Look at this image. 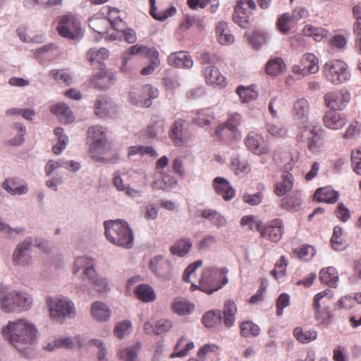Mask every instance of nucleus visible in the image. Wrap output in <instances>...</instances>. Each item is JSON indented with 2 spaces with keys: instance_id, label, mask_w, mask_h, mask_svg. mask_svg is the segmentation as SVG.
Returning a JSON list of instances; mask_svg holds the SVG:
<instances>
[{
  "instance_id": "nucleus-59",
  "label": "nucleus",
  "mask_w": 361,
  "mask_h": 361,
  "mask_svg": "<svg viewBox=\"0 0 361 361\" xmlns=\"http://www.w3.org/2000/svg\"><path fill=\"white\" fill-rule=\"evenodd\" d=\"M131 327L130 321L124 320L118 322L114 328V335L118 338H123L126 334H128Z\"/></svg>"
},
{
  "instance_id": "nucleus-25",
  "label": "nucleus",
  "mask_w": 361,
  "mask_h": 361,
  "mask_svg": "<svg viewBox=\"0 0 361 361\" xmlns=\"http://www.w3.org/2000/svg\"><path fill=\"white\" fill-rule=\"evenodd\" d=\"M168 63L170 66L177 68H191L193 61L191 56L185 51H177L171 54L168 57Z\"/></svg>"
},
{
  "instance_id": "nucleus-14",
  "label": "nucleus",
  "mask_w": 361,
  "mask_h": 361,
  "mask_svg": "<svg viewBox=\"0 0 361 361\" xmlns=\"http://www.w3.org/2000/svg\"><path fill=\"white\" fill-rule=\"evenodd\" d=\"M32 244V238L27 237L17 245L12 255V262L15 266L27 267L31 264L29 252Z\"/></svg>"
},
{
  "instance_id": "nucleus-23",
  "label": "nucleus",
  "mask_w": 361,
  "mask_h": 361,
  "mask_svg": "<svg viewBox=\"0 0 361 361\" xmlns=\"http://www.w3.org/2000/svg\"><path fill=\"white\" fill-rule=\"evenodd\" d=\"M114 81L115 75L113 73L101 70L90 79V85L98 89L106 90L113 85Z\"/></svg>"
},
{
  "instance_id": "nucleus-5",
  "label": "nucleus",
  "mask_w": 361,
  "mask_h": 361,
  "mask_svg": "<svg viewBox=\"0 0 361 361\" xmlns=\"http://www.w3.org/2000/svg\"><path fill=\"white\" fill-rule=\"evenodd\" d=\"M46 304L50 317L55 322L63 324L67 319H73L76 314L74 303L66 297H49Z\"/></svg>"
},
{
  "instance_id": "nucleus-10",
  "label": "nucleus",
  "mask_w": 361,
  "mask_h": 361,
  "mask_svg": "<svg viewBox=\"0 0 361 361\" xmlns=\"http://www.w3.org/2000/svg\"><path fill=\"white\" fill-rule=\"evenodd\" d=\"M324 130L314 126H306L302 128L298 135V140L307 143L308 150L312 153L319 151L322 145Z\"/></svg>"
},
{
  "instance_id": "nucleus-20",
  "label": "nucleus",
  "mask_w": 361,
  "mask_h": 361,
  "mask_svg": "<svg viewBox=\"0 0 361 361\" xmlns=\"http://www.w3.org/2000/svg\"><path fill=\"white\" fill-rule=\"evenodd\" d=\"M322 121L326 128L334 130L342 128L347 123L345 114L330 109L325 113Z\"/></svg>"
},
{
  "instance_id": "nucleus-21",
  "label": "nucleus",
  "mask_w": 361,
  "mask_h": 361,
  "mask_svg": "<svg viewBox=\"0 0 361 361\" xmlns=\"http://www.w3.org/2000/svg\"><path fill=\"white\" fill-rule=\"evenodd\" d=\"M212 185L216 193L225 201L231 200L235 195V190L229 181L222 177H216L213 180Z\"/></svg>"
},
{
  "instance_id": "nucleus-33",
  "label": "nucleus",
  "mask_w": 361,
  "mask_h": 361,
  "mask_svg": "<svg viewBox=\"0 0 361 361\" xmlns=\"http://www.w3.org/2000/svg\"><path fill=\"white\" fill-rule=\"evenodd\" d=\"M133 292L137 299L145 302H152L156 298L154 289L148 284L137 285Z\"/></svg>"
},
{
  "instance_id": "nucleus-1",
  "label": "nucleus",
  "mask_w": 361,
  "mask_h": 361,
  "mask_svg": "<svg viewBox=\"0 0 361 361\" xmlns=\"http://www.w3.org/2000/svg\"><path fill=\"white\" fill-rule=\"evenodd\" d=\"M2 334L18 350L23 351L32 344L36 338L37 329L27 320L19 319L17 322H9Z\"/></svg>"
},
{
  "instance_id": "nucleus-55",
  "label": "nucleus",
  "mask_w": 361,
  "mask_h": 361,
  "mask_svg": "<svg viewBox=\"0 0 361 361\" xmlns=\"http://www.w3.org/2000/svg\"><path fill=\"white\" fill-rule=\"evenodd\" d=\"M49 74L61 84L69 85L72 81L71 75L67 70H51Z\"/></svg>"
},
{
  "instance_id": "nucleus-34",
  "label": "nucleus",
  "mask_w": 361,
  "mask_h": 361,
  "mask_svg": "<svg viewBox=\"0 0 361 361\" xmlns=\"http://www.w3.org/2000/svg\"><path fill=\"white\" fill-rule=\"evenodd\" d=\"M310 113V104L306 99H298L293 104V114L296 120H306Z\"/></svg>"
},
{
  "instance_id": "nucleus-18",
  "label": "nucleus",
  "mask_w": 361,
  "mask_h": 361,
  "mask_svg": "<svg viewBox=\"0 0 361 361\" xmlns=\"http://www.w3.org/2000/svg\"><path fill=\"white\" fill-rule=\"evenodd\" d=\"M184 124L185 121L179 119L171 126L169 137L176 147H183L190 140V135L183 130Z\"/></svg>"
},
{
  "instance_id": "nucleus-61",
  "label": "nucleus",
  "mask_w": 361,
  "mask_h": 361,
  "mask_svg": "<svg viewBox=\"0 0 361 361\" xmlns=\"http://www.w3.org/2000/svg\"><path fill=\"white\" fill-rule=\"evenodd\" d=\"M267 40L268 37L266 34L261 32H254L250 37V42L254 48L258 49L266 44Z\"/></svg>"
},
{
  "instance_id": "nucleus-54",
  "label": "nucleus",
  "mask_w": 361,
  "mask_h": 361,
  "mask_svg": "<svg viewBox=\"0 0 361 361\" xmlns=\"http://www.w3.org/2000/svg\"><path fill=\"white\" fill-rule=\"evenodd\" d=\"M141 348L137 343L133 346L125 348L119 351V357L124 361H137V352Z\"/></svg>"
},
{
  "instance_id": "nucleus-47",
  "label": "nucleus",
  "mask_w": 361,
  "mask_h": 361,
  "mask_svg": "<svg viewBox=\"0 0 361 361\" xmlns=\"http://www.w3.org/2000/svg\"><path fill=\"white\" fill-rule=\"evenodd\" d=\"M214 118V116L212 111L210 109H204L197 112L192 123L198 126H204L209 125Z\"/></svg>"
},
{
  "instance_id": "nucleus-30",
  "label": "nucleus",
  "mask_w": 361,
  "mask_h": 361,
  "mask_svg": "<svg viewBox=\"0 0 361 361\" xmlns=\"http://www.w3.org/2000/svg\"><path fill=\"white\" fill-rule=\"evenodd\" d=\"M91 312L92 317L99 322H106L111 316V310L108 305L101 301L92 303Z\"/></svg>"
},
{
  "instance_id": "nucleus-4",
  "label": "nucleus",
  "mask_w": 361,
  "mask_h": 361,
  "mask_svg": "<svg viewBox=\"0 0 361 361\" xmlns=\"http://www.w3.org/2000/svg\"><path fill=\"white\" fill-rule=\"evenodd\" d=\"M32 303V299L27 293L3 288L0 290V305L4 312L27 310L30 308Z\"/></svg>"
},
{
  "instance_id": "nucleus-8",
  "label": "nucleus",
  "mask_w": 361,
  "mask_h": 361,
  "mask_svg": "<svg viewBox=\"0 0 361 361\" xmlns=\"http://www.w3.org/2000/svg\"><path fill=\"white\" fill-rule=\"evenodd\" d=\"M255 228L259 233L261 238L274 243L279 242L284 233L283 223L280 219H272L265 224L261 221H257Z\"/></svg>"
},
{
  "instance_id": "nucleus-48",
  "label": "nucleus",
  "mask_w": 361,
  "mask_h": 361,
  "mask_svg": "<svg viewBox=\"0 0 361 361\" xmlns=\"http://www.w3.org/2000/svg\"><path fill=\"white\" fill-rule=\"evenodd\" d=\"M303 35L312 37L315 41L320 42L327 37L328 32L322 27H316L311 25H306L302 30Z\"/></svg>"
},
{
  "instance_id": "nucleus-40",
  "label": "nucleus",
  "mask_w": 361,
  "mask_h": 361,
  "mask_svg": "<svg viewBox=\"0 0 361 361\" xmlns=\"http://www.w3.org/2000/svg\"><path fill=\"white\" fill-rule=\"evenodd\" d=\"M92 284L95 291L99 294L107 293L110 289V285L106 278L97 274L96 271L92 274V276L87 278Z\"/></svg>"
},
{
  "instance_id": "nucleus-32",
  "label": "nucleus",
  "mask_w": 361,
  "mask_h": 361,
  "mask_svg": "<svg viewBox=\"0 0 361 361\" xmlns=\"http://www.w3.org/2000/svg\"><path fill=\"white\" fill-rule=\"evenodd\" d=\"M317 202L334 204L338 200V192L329 187L318 188L314 193Z\"/></svg>"
},
{
  "instance_id": "nucleus-43",
  "label": "nucleus",
  "mask_w": 361,
  "mask_h": 361,
  "mask_svg": "<svg viewBox=\"0 0 361 361\" xmlns=\"http://www.w3.org/2000/svg\"><path fill=\"white\" fill-rule=\"evenodd\" d=\"M195 347L192 341H188L185 337H181L174 348V353L171 357H183L188 355L190 350Z\"/></svg>"
},
{
  "instance_id": "nucleus-50",
  "label": "nucleus",
  "mask_w": 361,
  "mask_h": 361,
  "mask_svg": "<svg viewBox=\"0 0 361 361\" xmlns=\"http://www.w3.org/2000/svg\"><path fill=\"white\" fill-rule=\"evenodd\" d=\"M314 317L318 325L324 327H329L334 319V315L329 307H323L322 310L316 311Z\"/></svg>"
},
{
  "instance_id": "nucleus-38",
  "label": "nucleus",
  "mask_w": 361,
  "mask_h": 361,
  "mask_svg": "<svg viewBox=\"0 0 361 361\" xmlns=\"http://www.w3.org/2000/svg\"><path fill=\"white\" fill-rule=\"evenodd\" d=\"M294 337L301 343H309L317 338V332L314 329H306L302 327H295L293 330Z\"/></svg>"
},
{
  "instance_id": "nucleus-41",
  "label": "nucleus",
  "mask_w": 361,
  "mask_h": 361,
  "mask_svg": "<svg viewBox=\"0 0 361 361\" xmlns=\"http://www.w3.org/2000/svg\"><path fill=\"white\" fill-rule=\"evenodd\" d=\"M316 250L314 246L310 245H303L302 247H296L293 250V257L304 262L310 261L316 255Z\"/></svg>"
},
{
  "instance_id": "nucleus-56",
  "label": "nucleus",
  "mask_w": 361,
  "mask_h": 361,
  "mask_svg": "<svg viewBox=\"0 0 361 361\" xmlns=\"http://www.w3.org/2000/svg\"><path fill=\"white\" fill-rule=\"evenodd\" d=\"M234 133L225 123H223L215 129L214 135L217 140L226 142L230 140Z\"/></svg>"
},
{
  "instance_id": "nucleus-36",
  "label": "nucleus",
  "mask_w": 361,
  "mask_h": 361,
  "mask_svg": "<svg viewBox=\"0 0 361 361\" xmlns=\"http://www.w3.org/2000/svg\"><path fill=\"white\" fill-rule=\"evenodd\" d=\"M300 64L308 75L316 73L319 71V61L313 54H305L300 60Z\"/></svg>"
},
{
  "instance_id": "nucleus-19",
  "label": "nucleus",
  "mask_w": 361,
  "mask_h": 361,
  "mask_svg": "<svg viewBox=\"0 0 361 361\" xmlns=\"http://www.w3.org/2000/svg\"><path fill=\"white\" fill-rule=\"evenodd\" d=\"M1 188L13 196L25 195L29 190L27 184L18 178L5 179L1 183Z\"/></svg>"
},
{
  "instance_id": "nucleus-51",
  "label": "nucleus",
  "mask_w": 361,
  "mask_h": 361,
  "mask_svg": "<svg viewBox=\"0 0 361 361\" xmlns=\"http://www.w3.org/2000/svg\"><path fill=\"white\" fill-rule=\"evenodd\" d=\"M109 57V51L105 48L90 49L87 54V60L92 64L101 63Z\"/></svg>"
},
{
  "instance_id": "nucleus-63",
  "label": "nucleus",
  "mask_w": 361,
  "mask_h": 361,
  "mask_svg": "<svg viewBox=\"0 0 361 361\" xmlns=\"http://www.w3.org/2000/svg\"><path fill=\"white\" fill-rule=\"evenodd\" d=\"M353 17L355 22L353 25V32L356 35H361V6H355L353 8Z\"/></svg>"
},
{
  "instance_id": "nucleus-35",
  "label": "nucleus",
  "mask_w": 361,
  "mask_h": 361,
  "mask_svg": "<svg viewBox=\"0 0 361 361\" xmlns=\"http://www.w3.org/2000/svg\"><path fill=\"white\" fill-rule=\"evenodd\" d=\"M319 279L322 283L328 285L329 287H336L338 281V274L334 267H329L320 271Z\"/></svg>"
},
{
  "instance_id": "nucleus-44",
  "label": "nucleus",
  "mask_w": 361,
  "mask_h": 361,
  "mask_svg": "<svg viewBox=\"0 0 361 361\" xmlns=\"http://www.w3.org/2000/svg\"><path fill=\"white\" fill-rule=\"evenodd\" d=\"M128 51L133 55H140L149 57L151 60L157 59L158 53L155 47H147L146 46L135 44L131 46Z\"/></svg>"
},
{
  "instance_id": "nucleus-52",
  "label": "nucleus",
  "mask_w": 361,
  "mask_h": 361,
  "mask_svg": "<svg viewBox=\"0 0 361 361\" xmlns=\"http://www.w3.org/2000/svg\"><path fill=\"white\" fill-rule=\"evenodd\" d=\"M331 243L335 250H343L346 247V241L343 236V229L341 227L336 226L334 228Z\"/></svg>"
},
{
  "instance_id": "nucleus-2",
  "label": "nucleus",
  "mask_w": 361,
  "mask_h": 361,
  "mask_svg": "<svg viewBox=\"0 0 361 361\" xmlns=\"http://www.w3.org/2000/svg\"><path fill=\"white\" fill-rule=\"evenodd\" d=\"M228 269L226 267L204 268L199 279V285L192 283L190 289L191 290L198 289L207 294H212L228 283Z\"/></svg>"
},
{
  "instance_id": "nucleus-46",
  "label": "nucleus",
  "mask_w": 361,
  "mask_h": 361,
  "mask_svg": "<svg viewBox=\"0 0 361 361\" xmlns=\"http://www.w3.org/2000/svg\"><path fill=\"white\" fill-rule=\"evenodd\" d=\"M221 319L220 310H211L203 315L202 322L207 328H212L220 325Z\"/></svg>"
},
{
  "instance_id": "nucleus-53",
  "label": "nucleus",
  "mask_w": 361,
  "mask_h": 361,
  "mask_svg": "<svg viewBox=\"0 0 361 361\" xmlns=\"http://www.w3.org/2000/svg\"><path fill=\"white\" fill-rule=\"evenodd\" d=\"M240 334L244 337L257 336L260 333L259 327L250 321L243 322L240 325Z\"/></svg>"
},
{
  "instance_id": "nucleus-13",
  "label": "nucleus",
  "mask_w": 361,
  "mask_h": 361,
  "mask_svg": "<svg viewBox=\"0 0 361 361\" xmlns=\"http://www.w3.org/2000/svg\"><path fill=\"white\" fill-rule=\"evenodd\" d=\"M256 4L252 0H240L238 1L234 12L233 20L242 28H247L250 25V13L248 9L254 10Z\"/></svg>"
},
{
  "instance_id": "nucleus-49",
  "label": "nucleus",
  "mask_w": 361,
  "mask_h": 361,
  "mask_svg": "<svg viewBox=\"0 0 361 361\" xmlns=\"http://www.w3.org/2000/svg\"><path fill=\"white\" fill-rule=\"evenodd\" d=\"M202 216L209 219L212 224L217 227H223L226 224V220L220 213L213 209H204Z\"/></svg>"
},
{
  "instance_id": "nucleus-16",
  "label": "nucleus",
  "mask_w": 361,
  "mask_h": 361,
  "mask_svg": "<svg viewBox=\"0 0 361 361\" xmlns=\"http://www.w3.org/2000/svg\"><path fill=\"white\" fill-rule=\"evenodd\" d=\"M245 144L248 150L256 155H264L269 152L268 145L264 143L262 136L258 133H250L245 139Z\"/></svg>"
},
{
  "instance_id": "nucleus-29",
  "label": "nucleus",
  "mask_w": 361,
  "mask_h": 361,
  "mask_svg": "<svg viewBox=\"0 0 361 361\" xmlns=\"http://www.w3.org/2000/svg\"><path fill=\"white\" fill-rule=\"evenodd\" d=\"M286 69V63L281 57L270 59L266 63L265 71L271 76L275 77L283 74Z\"/></svg>"
},
{
  "instance_id": "nucleus-24",
  "label": "nucleus",
  "mask_w": 361,
  "mask_h": 361,
  "mask_svg": "<svg viewBox=\"0 0 361 361\" xmlns=\"http://www.w3.org/2000/svg\"><path fill=\"white\" fill-rule=\"evenodd\" d=\"M95 261L92 257L87 256L78 257L75 259L73 273L76 274L80 269H83V274L87 278L92 277L94 273Z\"/></svg>"
},
{
  "instance_id": "nucleus-58",
  "label": "nucleus",
  "mask_w": 361,
  "mask_h": 361,
  "mask_svg": "<svg viewBox=\"0 0 361 361\" xmlns=\"http://www.w3.org/2000/svg\"><path fill=\"white\" fill-rule=\"evenodd\" d=\"M266 130L268 133L276 138H284L288 135L287 129L285 127L273 123H267Z\"/></svg>"
},
{
  "instance_id": "nucleus-3",
  "label": "nucleus",
  "mask_w": 361,
  "mask_h": 361,
  "mask_svg": "<svg viewBox=\"0 0 361 361\" xmlns=\"http://www.w3.org/2000/svg\"><path fill=\"white\" fill-rule=\"evenodd\" d=\"M105 235L112 244L126 249H130L134 245V236L132 229L128 224L118 219L116 221H106L104 223Z\"/></svg>"
},
{
  "instance_id": "nucleus-26",
  "label": "nucleus",
  "mask_w": 361,
  "mask_h": 361,
  "mask_svg": "<svg viewBox=\"0 0 361 361\" xmlns=\"http://www.w3.org/2000/svg\"><path fill=\"white\" fill-rule=\"evenodd\" d=\"M51 111L55 114L61 123L68 124L73 123L75 120V116L73 114L69 106L64 103H58L51 106Z\"/></svg>"
},
{
  "instance_id": "nucleus-28",
  "label": "nucleus",
  "mask_w": 361,
  "mask_h": 361,
  "mask_svg": "<svg viewBox=\"0 0 361 361\" xmlns=\"http://www.w3.org/2000/svg\"><path fill=\"white\" fill-rule=\"evenodd\" d=\"M116 111V108L111 101L104 97H99L94 103V113L101 118L111 116Z\"/></svg>"
},
{
  "instance_id": "nucleus-45",
  "label": "nucleus",
  "mask_w": 361,
  "mask_h": 361,
  "mask_svg": "<svg viewBox=\"0 0 361 361\" xmlns=\"http://www.w3.org/2000/svg\"><path fill=\"white\" fill-rule=\"evenodd\" d=\"M172 310L179 315L189 314L194 310V305L183 298H176L172 303Z\"/></svg>"
},
{
  "instance_id": "nucleus-22",
  "label": "nucleus",
  "mask_w": 361,
  "mask_h": 361,
  "mask_svg": "<svg viewBox=\"0 0 361 361\" xmlns=\"http://www.w3.org/2000/svg\"><path fill=\"white\" fill-rule=\"evenodd\" d=\"M304 12V10H295L292 14L288 13L282 14L276 21L278 30L283 34H287L290 30L292 24L296 23L302 17L301 13Z\"/></svg>"
},
{
  "instance_id": "nucleus-39",
  "label": "nucleus",
  "mask_w": 361,
  "mask_h": 361,
  "mask_svg": "<svg viewBox=\"0 0 361 361\" xmlns=\"http://www.w3.org/2000/svg\"><path fill=\"white\" fill-rule=\"evenodd\" d=\"M192 243L188 238H183L176 241V243L170 247V252L174 255L183 257L191 250Z\"/></svg>"
},
{
  "instance_id": "nucleus-62",
  "label": "nucleus",
  "mask_w": 361,
  "mask_h": 361,
  "mask_svg": "<svg viewBox=\"0 0 361 361\" xmlns=\"http://www.w3.org/2000/svg\"><path fill=\"white\" fill-rule=\"evenodd\" d=\"M236 93L242 99L243 102H248L257 97V92L250 88L240 86L236 90Z\"/></svg>"
},
{
  "instance_id": "nucleus-31",
  "label": "nucleus",
  "mask_w": 361,
  "mask_h": 361,
  "mask_svg": "<svg viewBox=\"0 0 361 361\" xmlns=\"http://www.w3.org/2000/svg\"><path fill=\"white\" fill-rule=\"evenodd\" d=\"M293 176L290 172H283L281 181L274 185V193L280 197L284 195L293 188Z\"/></svg>"
},
{
  "instance_id": "nucleus-27",
  "label": "nucleus",
  "mask_w": 361,
  "mask_h": 361,
  "mask_svg": "<svg viewBox=\"0 0 361 361\" xmlns=\"http://www.w3.org/2000/svg\"><path fill=\"white\" fill-rule=\"evenodd\" d=\"M230 167L236 176L247 174L251 171V166L248 160L239 155L231 157Z\"/></svg>"
},
{
  "instance_id": "nucleus-64",
  "label": "nucleus",
  "mask_w": 361,
  "mask_h": 361,
  "mask_svg": "<svg viewBox=\"0 0 361 361\" xmlns=\"http://www.w3.org/2000/svg\"><path fill=\"white\" fill-rule=\"evenodd\" d=\"M351 159L354 171L357 174L361 175V147L352 151Z\"/></svg>"
},
{
  "instance_id": "nucleus-17",
  "label": "nucleus",
  "mask_w": 361,
  "mask_h": 361,
  "mask_svg": "<svg viewBox=\"0 0 361 361\" xmlns=\"http://www.w3.org/2000/svg\"><path fill=\"white\" fill-rule=\"evenodd\" d=\"M202 74L205 82L208 85L223 89L226 87L227 81L221 74L219 69L214 66H208L203 71Z\"/></svg>"
},
{
  "instance_id": "nucleus-15",
  "label": "nucleus",
  "mask_w": 361,
  "mask_h": 361,
  "mask_svg": "<svg viewBox=\"0 0 361 361\" xmlns=\"http://www.w3.org/2000/svg\"><path fill=\"white\" fill-rule=\"evenodd\" d=\"M118 21L122 22V20L118 17L115 20H111L104 16L102 13H97L89 20V26L95 32L99 35H105L107 33L108 27L110 25L111 28L119 30L117 26Z\"/></svg>"
},
{
  "instance_id": "nucleus-60",
  "label": "nucleus",
  "mask_w": 361,
  "mask_h": 361,
  "mask_svg": "<svg viewBox=\"0 0 361 361\" xmlns=\"http://www.w3.org/2000/svg\"><path fill=\"white\" fill-rule=\"evenodd\" d=\"M162 82L166 91L171 93L179 86L177 76L175 74H169L164 77Z\"/></svg>"
},
{
  "instance_id": "nucleus-12",
  "label": "nucleus",
  "mask_w": 361,
  "mask_h": 361,
  "mask_svg": "<svg viewBox=\"0 0 361 361\" xmlns=\"http://www.w3.org/2000/svg\"><path fill=\"white\" fill-rule=\"evenodd\" d=\"M350 93L345 89L327 92L324 96L325 106L334 111L343 110L350 101Z\"/></svg>"
},
{
  "instance_id": "nucleus-37",
  "label": "nucleus",
  "mask_w": 361,
  "mask_h": 361,
  "mask_svg": "<svg viewBox=\"0 0 361 361\" xmlns=\"http://www.w3.org/2000/svg\"><path fill=\"white\" fill-rule=\"evenodd\" d=\"M216 32L217 40L221 44L229 45L233 43L234 37L230 33L226 23H219L216 27Z\"/></svg>"
},
{
  "instance_id": "nucleus-42",
  "label": "nucleus",
  "mask_w": 361,
  "mask_h": 361,
  "mask_svg": "<svg viewBox=\"0 0 361 361\" xmlns=\"http://www.w3.org/2000/svg\"><path fill=\"white\" fill-rule=\"evenodd\" d=\"M237 312V307L231 300H228L224 305V323L226 327H231L235 322V315Z\"/></svg>"
},
{
  "instance_id": "nucleus-6",
  "label": "nucleus",
  "mask_w": 361,
  "mask_h": 361,
  "mask_svg": "<svg viewBox=\"0 0 361 361\" xmlns=\"http://www.w3.org/2000/svg\"><path fill=\"white\" fill-rule=\"evenodd\" d=\"M87 133L88 138L92 141L90 148L92 158L97 161L109 162L107 159L102 157L109 150L106 130L102 126H93L88 128Z\"/></svg>"
},
{
  "instance_id": "nucleus-7",
  "label": "nucleus",
  "mask_w": 361,
  "mask_h": 361,
  "mask_svg": "<svg viewBox=\"0 0 361 361\" xmlns=\"http://www.w3.org/2000/svg\"><path fill=\"white\" fill-rule=\"evenodd\" d=\"M326 78L334 85H340L350 79V73L345 63L340 60H331L324 66Z\"/></svg>"
},
{
  "instance_id": "nucleus-9",
  "label": "nucleus",
  "mask_w": 361,
  "mask_h": 361,
  "mask_svg": "<svg viewBox=\"0 0 361 361\" xmlns=\"http://www.w3.org/2000/svg\"><path fill=\"white\" fill-rule=\"evenodd\" d=\"M57 30L61 37L70 39H80L83 36L80 22L73 15L61 17Z\"/></svg>"
},
{
  "instance_id": "nucleus-57",
  "label": "nucleus",
  "mask_w": 361,
  "mask_h": 361,
  "mask_svg": "<svg viewBox=\"0 0 361 361\" xmlns=\"http://www.w3.org/2000/svg\"><path fill=\"white\" fill-rule=\"evenodd\" d=\"M288 264V260L286 256L282 255L279 260L275 264L274 269L271 271V274L274 276L276 279L279 276H284L286 275V268Z\"/></svg>"
},
{
  "instance_id": "nucleus-11",
  "label": "nucleus",
  "mask_w": 361,
  "mask_h": 361,
  "mask_svg": "<svg viewBox=\"0 0 361 361\" xmlns=\"http://www.w3.org/2000/svg\"><path fill=\"white\" fill-rule=\"evenodd\" d=\"M157 97V90L150 85H146L141 88L132 89L129 93L130 102L140 107H149L152 105V99Z\"/></svg>"
}]
</instances>
